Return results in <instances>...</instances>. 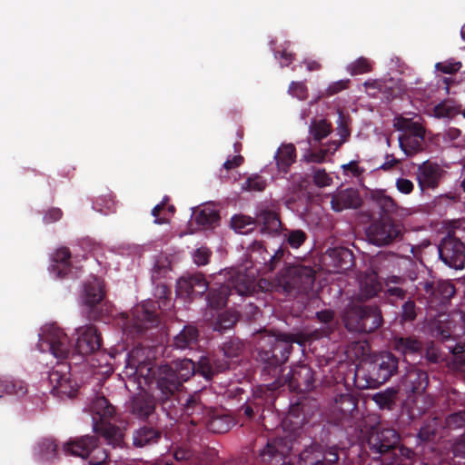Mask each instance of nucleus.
<instances>
[{
  "instance_id": "54",
  "label": "nucleus",
  "mask_w": 465,
  "mask_h": 465,
  "mask_svg": "<svg viewBox=\"0 0 465 465\" xmlns=\"http://www.w3.org/2000/svg\"><path fill=\"white\" fill-rule=\"evenodd\" d=\"M446 402L449 409L465 406L464 395L452 389L446 393Z\"/></svg>"
},
{
  "instance_id": "26",
  "label": "nucleus",
  "mask_w": 465,
  "mask_h": 465,
  "mask_svg": "<svg viewBox=\"0 0 465 465\" xmlns=\"http://www.w3.org/2000/svg\"><path fill=\"white\" fill-rule=\"evenodd\" d=\"M164 427L157 420L148 421L133 432V444L136 448H143L157 444L163 436Z\"/></svg>"
},
{
  "instance_id": "20",
  "label": "nucleus",
  "mask_w": 465,
  "mask_h": 465,
  "mask_svg": "<svg viewBox=\"0 0 465 465\" xmlns=\"http://www.w3.org/2000/svg\"><path fill=\"white\" fill-rule=\"evenodd\" d=\"M157 404L160 406L157 400V390L154 396L146 392H140L132 398L129 411L134 418L143 421L157 420L158 419L155 417Z\"/></svg>"
},
{
  "instance_id": "27",
  "label": "nucleus",
  "mask_w": 465,
  "mask_h": 465,
  "mask_svg": "<svg viewBox=\"0 0 465 465\" xmlns=\"http://www.w3.org/2000/svg\"><path fill=\"white\" fill-rule=\"evenodd\" d=\"M429 384L428 373L417 367H411L401 378L400 389L406 394H421Z\"/></svg>"
},
{
  "instance_id": "2",
  "label": "nucleus",
  "mask_w": 465,
  "mask_h": 465,
  "mask_svg": "<svg viewBox=\"0 0 465 465\" xmlns=\"http://www.w3.org/2000/svg\"><path fill=\"white\" fill-rule=\"evenodd\" d=\"M198 373V362L184 358L173 361L171 365L162 366L156 378L157 400L162 410L168 417H173L178 412L180 395L183 394V382Z\"/></svg>"
},
{
  "instance_id": "40",
  "label": "nucleus",
  "mask_w": 465,
  "mask_h": 465,
  "mask_svg": "<svg viewBox=\"0 0 465 465\" xmlns=\"http://www.w3.org/2000/svg\"><path fill=\"white\" fill-rule=\"evenodd\" d=\"M358 400L351 393H341L334 399L332 409L341 416H347L357 409Z\"/></svg>"
},
{
  "instance_id": "51",
  "label": "nucleus",
  "mask_w": 465,
  "mask_h": 465,
  "mask_svg": "<svg viewBox=\"0 0 465 465\" xmlns=\"http://www.w3.org/2000/svg\"><path fill=\"white\" fill-rule=\"evenodd\" d=\"M445 428L448 430H459L465 427V410L453 411L445 418Z\"/></svg>"
},
{
  "instance_id": "23",
  "label": "nucleus",
  "mask_w": 465,
  "mask_h": 465,
  "mask_svg": "<svg viewBox=\"0 0 465 465\" xmlns=\"http://www.w3.org/2000/svg\"><path fill=\"white\" fill-rule=\"evenodd\" d=\"M78 338L74 350L78 354L84 356L100 350L102 337L94 325H86L77 329Z\"/></svg>"
},
{
  "instance_id": "3",
  "label": "nucleus",
  "mask_w": 465,
  "mask_h": 465,
  "mask_svg": "<svg viewBox=\"0 0 465 465\" xmlns=\"http://www.w3.org/2000/svg\"><path fill=\"white\" fill-rule=\"evenodd\" d=\"M400 433L382 424L372 427L367 436V446L373 459L383 457L386 465H402L414 458V451L400 444Z\"/></svg>"
},
{
  "instance_id": "42",
  "label": "nucleus",
  "mask_w": 465,
  "mask_h": 465,
  "mask_svg": "<svg viewBox=\"0 0 465 465\" xmlns=\"http://www.w3.org/2000/svg\"><path fill=\"white\" fill-rule=\"evenodd\" d=\"M195 223L205 229L211 228L220 221L218 212L210 207H204L194 213Z\"/></svg>"
},
{
  "instance_id": "18",
  "label": "nucleus",
  "mask_w": 465,
  "mask_h": 465,
  "mask_svg": "<svg viewBox=\"0 0 465 465\" xmlns=\"http://www.w3.org/2000/svg\"><path fill=\"white\" fill-rule=\"evenodd\" d=\"M180 397H182V395H180ZM210 411L211 410L207 409L200 401V396L193 394L189 396L184 403H182V398H180L178 412L175 416L170 418L175 419L180 416L183 420V422L190 423L193 426H198L205 421Z\"/></svg>"
},
{
  "instance_id": "41",
  "label": "nucleus",
  "mask_w": 465,
  "mask_h": 465,
  "mask_svg": "<svg viewBox=\"0 0 465 465\" xmlns=\"http://www.w3.org/2000/svg\"><path fill=\"white\" fill-rule=\"evenodd\" d=\"M361 293L365 299L376 296L381 291L377 272L365 274L360 282Z\"/></svg>"
},
{
  "instance_id": "33",
  "label": "nucleus",
  "mask_w": 465,
  "mask_h": 465,
  "mask_svg": "<svg viewBox=\"0 0 465 465\" xmlns=\"http://www.w3.org/2000/svg\"><path fill=\"white\" fill-rule=\"evenodd\" d=\"M256 223L261 226V232L275 234L282 229V222L278 213L271 210L262 211L256 218Z\"/></svg>"
},
{
  "instance_id": "55",
  "label": "nucleus",
  "mask_w": 465,
  "mask_h": 465,
  "mask_svg": "<svg viewBox=\"0 0 465 465\" xmlns=\"http://www.w3.org/2000/svg\"><path fill=\"white\" fill-rule=\"evenodd\" d=\"M338 460V450L335 447H331L324 451L322 459L314 461L312 465H333Z\"/></svg>"
},
{
  "instance_id": "13",
  "label": "nucleus",
  "mask_w": 465,
  "mask_h": 465,
  "mask_svg": "<svg viewBox=\"0 0 465 465\" xmlns=\"http://www.w3.org/2000/svg\"><path fill=\"white\" fill-rule=\"evenodd\" d=\"M37 346L41 351H49L59 360L67 359L71 351L67 335L55 324L45 326L39 334Z\"/></svg>"
},
{
  "instance_id": "35",
  "label": "nucleus",
  "mask_w": 465,
  "mask_h": 465,
  "mask_svg": "<svg viewBox=\"0 0 465 465\" xmlns=\"http://www.w3.org/2000/svg\"><path fill=\"white\" fill-rule=\"evenodd\" d=\"M232 422V420L229 416L211 410L203 424L209 431L220 434L229 431Z\"/></svg>"
},
{
  "instance_id": "25",
  "label": "nucleus",
  "mask_w": 465,
  "mask_h": 465,
  "mask_svg": "<svg viewBox=\"0 0 465 465\" xmlns=\"http://www.w3.org/2000/svg\"><path fill=\"white\" fill-rule=\"evenodd\" d=\"M262 385L257 386L253 390L252 398L247 399L244 404H242L238 410V415L240 418H244L245 420H252L255 414L262 410V406H269L273 404L276 394L272 391V395L260 393L257 391Z\"/></svg>"
},
{
  "instance_id": "48",
  "label": "nucleus",
  "mask_w": 465,
  "mask_h": 465,
  "mask_svg": "<svg viewBox=\"0 0 465 465\" xmlns=\"http://www.w3.org/2000/svg\"><path fill=\"white\" fill-rule=\"evenodd\" d=\"M373 199L382 213L389 215L397 213V203L391 196L378 192L373 195Z\"/></svg>"
},
{
  "instance_id": "16",
  "label": "nucleus",
  "mask_w": 465,
  "mask_h": 465,
  "mask_svg": "<svg viewBox=\"0 0 465 465\" xmlns=\"http://www.w3.org/2000/svg\"><path fill=\"white\" fill-rule=\"evenodd\" d=\"M291 443L286 439L270 440L260 451V462L262 465H291Z\"/></svg>"
},
{
  "instance_id": "45",
  "label": "nucleus",
  "mask_w": 465,
  "mask_h": 465,
  "mask_svg": "<svg viewBox=\"0 0 465 465\" xmlns=\"http://www.w3.org/2000/svg\"><path fill=\"white\" fill-rule=\"evenodd\" d=\"M232 228L238 233L247 234L256 226V220L245 215H234L231 220Z\"/></svg>"
},
{
  "instance_id": "30",
  "label": "nucleus",
  "mask_w": 465,
  "mask_h": 465,
  "mask_svg": "<svg viewBox=\"0 0 465 465\" xmlns=\"http://www.w3.org/2000/svg\"><path fill=\"white\" fill-rule=\"evenodd\" d=\"M327 259L330 260L329 265L332 266L337 272L347 271L354 263L352 252L344 247L329 249L325 256V260Z\"/></svg>"
},
{
  "instance_id": "15",
  "label": "nucleus",
  "mask_w": 465,
  "mask_h": 465,
  "mask_svg": "<svg viewBox=\"0 0 465 465\" xmlns=\"http://www.w3.org/2000/svg\"><path fill=\"white\" fill-rule=\"evenodd\" d=\"M98 439L96 436H83L74 440H71L64 446V451L66 454H71L75 457L85 459L89 457L91 453L97 452L100 454L96 460L91 462L94 465L101 464L108 458L107 453L104 450L101 449L97 445Z\"/></svg>"
},
{
  "instance_id": "36",
  "label": "nucleus",
  "mask_w": 465,
  "mask_h": 465,
  "mask_svg": "<svg viewBox=\"0 0 465 465\" xmlns=\"http://www.w3.org/2000/svg\"><path fill=\"white\" fill-rule=\"evenodd\" d=\"M279 172L287 173L296 160V149L292 143L282 144L274 156Z\"/></svg>"
},
{
  "instance_id": "59",
  "label": "nucleus",
  "mask_w": 465,
  "mask_h": 465,
  "mask_svg": "<svg viewBox=\"0 0 465 465\" xmlns=\"http://www.w3.org/2000/svg\"><path fill=\"white\" fill-rule=\"evenodd\" d=\"M211 255L212 252L208 248L200 247L193 252V262L199 266L206 265L210 261Z\"/></svg>"
},
{
  "instance_id": "29",
  "label": "nucleus",
  "mask_w": 465,
  "mask_h": 465,
  "mask_svg": "<svg viewBox=\"0 0 465 465\" xmlns=\"http://www.w3.org/2000/svg\"><path fill=\"white\" fill-rule=\"evenodd\" d=\"M441 173V168L436 163L425 162L420 165L416 175L420 190L438 187Z\"/></svg>"
},
{
  "instance_id": "19",
  "label": "nucleus",
  "mask_w": 465,
  "mask_h": 465,
  "mask_svg": "<svg viewBox=\"0 0 465 465\" xmlns=\"http://www.w3.org/2000/svg\"><path fill=\"white\" fill-rule=\"evenodd\" d=\"M286 252L283 247L271 252L263 242L255 241L252 245L251 259L253 262L262 265V270L272 272L282 264Z\"/></svg>"
},
{
  "instance_id": "58",
  "label": "nucleus",
  "mask_w": 465,
  "mask_h": 465,
  "mask_svg": "<svg viewBox=\"0 0 465 465\" xmlns=\"http://www.w3.org/2000/svg\"><path fill=\"white\" fill-rule=\"evenodd\" d=\"M312 178L313 183L318 187H326L332 183L331 177L326 173L325 169H315Z\"/></svg>"
},
{
  "instance_id": "11",
  "label": "nucleus",
  "mask_w": 465,
  "mask_h": 465,
  "mask_svg": "<svg viewBox=\"0 0 465 465\" xmlns=\"http://www.w3.org/2000/svg\"><path fill=\"white\" fill-rule=\"evenodd\" d=\"M455 287L449 281H421L416 285L415 295L419 301L425 300L430 308L446 305L455 294Z\"/></svg>"
},
{
  "instance_id": "62",
  "label": "nucleus",
  "mask_w": 465,
  "mask_h": 465,
  "mask_svg": "<svg viewBox=\"0 0 465 465\" xmlns=\"http://www.w3.org/2000/svg\"><path fill=\"white\" fill-rule=\"evenodd\" d=\"M327 154L328 150L321 149L318 152L309 151L303 158L306 163H322L325 161Z\"/></svg>"
},
{
  "instance_id": "60",
  "label": "nucleus",
  "mask_w": 465,
  "mask_h": 465,
  "mask_svg": "<svg viewBox=\"0 0 465 465\" xmlns=\"http://www.w3.org/2000/svg\"><path fill=\"white\" fill-rule=\"evenodd\" d=\"M173 461H184L188 465L194 462V454L191 450L188 449H178L174 451L173 456L171 457Z\"/></svg>"
},
{
  "instance_id": "32",
  "label": "nucleus",
  "mask_w": 465,
  "mask_h": 465,
  "mask_svg": "<svg viewBox=\"0 0 465 465\" xmlns=\"http://www.w3.org/2000/svg\"><path fill=\"white\" fill-rule=\"evenodd\" d=\"M72 254L67 247H61L56 250L52 259V271L57 274L59 278H64L69 275L72 268Z\"/></svg>"
},
{
  "instance_id": "64",
  "label": "nucleus",
  "mask_w": 465,
  "mask_h": 465,
  "mask_svg": "<svg viewBox=\"0 0 465 465\" xmlns=\"http://www.w3.org/2000/svg\"><path fill=\"white\" fill-rule=\"evenodd\" d=\"M452 451L455 456L465 458V432L455 440Z\"/></svg>"
},
{
  "instance_id": "43",
  "label": "nucleus",
  "mask_w": 465,
  "mask_h": 465,
  "mask_svg": "<svg viewBox=\"0 0 465 465\" xmlns=\"http://www.w3.org/2000/svg\"><path fill=\"white\" fill-rule=\"evenodd\" d=\"M394 347L403 354H413L422 349V343L415 337H400L394 341Z\"/></svg>"
},
{
  "instance_id": "57",
  "label": "nucleus",
  "mask_w": 465,
  "mask_h": 465,
  "mask_svg": "<svg viewBox=\"0 0 465 465\" xmlns=\"http://www.w3.org/2000/svg\"><path fill=\"white\" fill-rule=\"evenodd\" d=\"M266 187V181L261 175L249 177L245 182V188L249 191H263Z\"/></svg>"
},
{
  "instance_id": "56",
  "label": "nucleus",
  "mask_w": 465,
  "mask_h": 465,
  "mask_svg": "<svg viewBox=\"0 0 465 465\" xmlns=\"http://www.w3.org/2000/svg\"><path fill=\"white\" fill-rule=\"evenodd\" d=\"M288 92L291 95L299 100H305L308 96V90L302 82H292L289 85Z\"/></svg>"
},
{
  "instance_id": "22",
  "label": "nucleus",
  "mask_w": 465,
  "mask_h": 465,
  "mask_svg": "<svg viewBox=\"0 0 465 465\" xmlns=\"http://www.w3.org/2000/svg\"><path fill=\"white\" fill-rule=\"evenodd\" d=\"M424 138V128L417 123H411L399 136L400 148L407 156H411L422 150Z\"/></svg>"
},
{
  "instance_id": "38",
  "label": "nucleus",
  "mask_w": 465,
  "mask_h": 465,
  "mask_svg": "<svg viewBox=\"0 0 465 465\" xmlns=\"http://www.w3.org/2000/svg\"><path fill=\"white\" fill-rule=\"evenodd\" d=\"M58 445L52 438L40 440L34 450V454L41 460H52L57 455Z\"/></svg>"
},
{
  "instance_id": "24",
  "label": "nucleus",
  "mask_w": 465,
  "mask_h": 465,
  "mask_svg": "<svg viewBox=\"0 0 465 465\" xmlns=\"http://www.w3.org/2000/svg\"><path fill=\"white\" fill-rule=\"evenodd\" d=\"M208 291V282L202 273L183 276L177 281L176 292L179 296L193 299Z\"/></svg>"
},
{
  "instance_id": "34",
  "label": "nucleus",
  "mask_w": 465,
  "mask_h": 465,
  "mask_svg": "<svg viewBox=\"0 0 465 465\" xmlns=\"http://www.w3.org/2000/svg\"><path fill=\"white\" fill-rule=\"evenodd\" d=\"M449 349L451 356L447 360L448 369L455 374L465 377V342L456 343Z\"/></svg>"
},
{
  "instance_id": "12",
  "label": "nucleus",
  "mask_w": 465,
  "mask_h": 465,
  "mask_svg": "<svg viewBox=\"0 0 465 465\" xmlns=\"http://www.w3.org/2000/svg\"><path fill=\"white\" fill-rule=\"evenodd\" d=\"M366 235L371 243L388 246L402 239L403 226L390 217H381L370 224Z\"/></svg>"
},
{
  "instance_id": "37",
  "label": "nucleus",
  "mask_w": 465,
  "mask_h": 465,
  "mask_svg": "<svg viewBox=\"0 0 465 465\" xmlns=\"http://www.w3.org/2000/svg\"><path fill=\"white\" fill-rule=\"evenodd\" d=\"M27 393V386L25 381L13 378H0V398L6 395H14L18 398Z\"/></svg>"
},
{
  "instance_id": "46",
  "label": "nucleus",
  "mask_w": 465,
  "mask_h": 465,
  "mask_svg": "<svg viewBox=\"0 0 465 465\" xmlns=\"http://www.w3.org/2000/svg\"><path fill=\"white\" fill-rule=\"evenodd\" d=\"M418 312L419 308L416 306V303L412 299L409 298L404 301L398 316L400 323L401 325H404L405 323H412L417 319Z\"/></svg>"
},
{
  "instance_id": "4",
  "label": "nucleus",
  "mask_w": 465,
  "mask_h": 465,
  "mask_svg": "<svg viewBox=\"0 0 465 465\" xmlns=\"http://www.w3.org/2000/svg\"><path fill=\"white\" fill-rule=\"evenodd\" d=\"M399 360L391 352L383 351L376 355L366 367L355 372V382L360 389L377 388L397 373Z\"/></svg>"
},
{
  "instance_id": "8",
  "label": "nucleus",
  "mask_w": 465,
  "mask_h": 465,
  "mask_svg": "<svg viewBox=\"0 0 465 465\" xmlns=\"http://www.w3.org/2000/svg\"><path fill=\"white\" fill-rule=\"evenodd\" d=\"M277 282L285 293H308L314 285L315 271L300 263L289 265L278 274Z\"/></svg>"
},
{
  "instance_id": "7",
  "label": "nucleus",
  "mask_w": 465,
  "mask_h": 465,
  "mask_svg": "<svg viewBox=\"0 0 465 465\" xmlns=\"http://www.w3.org/2000/svg\"><path fill=\"white\" fill-rule=\"evenodd\" d=\"M243 345L238 339H230L222 346V355L202 356L198 361V371L202 376L211 381L215 375L230 369L231 360L237 358Z\"/></svg>"
},
{
  "instance_id": "61",
  "label": "nucleus",
  "mask_w": 465,
  "mask_h": 465,
  "mask_svg": "<svg viewBox=\"0 0 465 465\" xmlns=\"http://www.w3.org/2000/svg\"><path fill=\"white\" fill-rule=\"evenodd\" d=\"M339 200L343 203L344 207H358L360 199L354 192H343L339 195Z\"/></svg>"
},
{
  "instance_id": "39",
  "label": "nucleus",
  "mask_w": 465,
  "mask_h": 465,
  "mask_svg": "<svg viewBox=\"0 0 465 465\" xmlns=\"http://www.w3.org/2000/svg\"><path fill=\"white\" fill-rule=\"evenodd\" d=\"M398 393V389L387 388L375 393L372 400L381 410L392 411L397 405Z\"/></svg>"
},
{
  "instance_id": "44",
  "label": "nucleus",
  "mask_w": 465,
  "mask_h": 465,
  "mask_svg": "<svg viewBox=\"0 0 465 465\" xmlns=\"http://www.w3.org/2000/svg\"><path fill=\"white\" fill-rule=\"evenodd\" d=\"M331 124L325 119L313 120L309 126V133L315 142H321L331 132Z\"/></svg>"
},
{
  "instance_id": "1",
  "label": "nucleus",
  "mask_w": 465,
  "mask_h": 465,
  "mask_svg": "<svg viewBox=\"0 0 465 465\" xmlns=\"http://www.w3.org/2000/svg\"><path fill=\"white\" fill-rule=\"evenodd\" d=\"M305 339L300 333H283L279 336L264 335L262 337L257 360L262 365V377L264 381L272 380L264 384L257 391L272 395L280 388L288 385L292 391L306 392L314 388L313 370L307 364H298L284 373V363L287 361L292 343L303 344Z\"/></svg>"
},
{
  "instance_id": "53",
  "label": "nucleus",
  "mask_w": 465,
  "mask_h": 465,
  "mask_svg": "<svg viewBox=\"0 0 465 465\" xmlns=\"http://www.w3.org/2000/svg\"><path fill=\"white\" fill-rule=\"evenodd\" d=\"M351 75L362 74L371 71V64L365 57H360L348 66Z\"/></svg>"
},
{
  "instance_id": "63",
  "label": "nucleus",
  "mask_w": 465,
  "mask_h": 465,
  "mask_svg": "<svg viewBox=\"0 0 465 465\" xmlns=\"http://www.w3.org/2000/svg\"><path fill=\"white\" fill-rule=\"evenodd\" d=\"M349 80L343 81H337L332 84H331L327 89L325 90L324 96H332L342 90L346 89L348 87Z\"/></svg>"
},
{
  "instance_id": "50",
  "label": "nucleus",
  "mask_w": 465,
  "mask_h": 465,
  "mask_svg": "<svg viewBox=\"0 0 465 465\" xmlns=\"http://www.w3.org/2000/svg\"><path fill=\"white\" fill-rule=\"evenodd\" d=\"M237 322V316L234 312L225 311L220 313L214 323L213 329L218 331H224L233 327Z\"/></svg>"
},
{
  "instance_id": "47",
  "label": "nucleus",
  "mask_w": 465,
  "mask_h": 465,
  "mask_svg": "<svg viewBox=\"0 0 465 465\" xmlns=\"http://www.w3.org/2000/svg\"><path fill=\"white\" fill-rule=\"evenodd\" d=\"M461 113V105L456 104L451 100H446L434 107V115L437 118L453 117Z\"/></svg>"
},
{
  "instance_id": "31",
  "label": "nucleus",
  "mask_w": 465,
  "mask_h": 465,
  "mask_svg": "<svg viewBox=\"0 0 465 465\" xmlns=\"http://www.w3.org/2000/svg\"><path fill=\"white\" fill-rule=\"evenodd\" d=\"M199 331L195 326L185 325L173 339L172 347L176 350H193L198 345Z\"/></svg>"
},
{
  "instance_id": "9",
  "label": "nucleus",
  "mask_w": 465,
  "mask_h": 465,
  "mask_svg": "<svg viewBox=\"0 0 465 465\" xmlns=\"http://www.w3.org/2000/svg\"><path fill=\"white\" fill-rule=\"evenodd\" d=\"M343 322L349 331L371 333L381 327L383 319L377 306L353 305L345 312Z\"/></svg>"
},
{
  "instance_id": "5",
  "label": "nucleus",
  "mask_w": 465,
  "mask_h": 465,
  "mask_svg": "<svg viewBox=\"0 0 465 465\" xmlns=\"http://www.w3.org/2000/svg\"><path fill=\"white\" fill-rule=\"evenodd\" d=\"M256 288L255 278L245 271L232 269L229 272L226 283L217 288H208L207 303L214 310L222 309L226 305L228 297L236 293L240 296L252 294Z\"/></svg>"
},
{
  "instance_id": "52",
  "label": "nucleus",
  "mask_w": 465,
  "mask_h": 465,
  "mask_svg": "<svg viewBox=\"0 0 465 465\" xmlns=\"http://www.w3.org/2000/svg\"><path fill=\"white\" fill-rule=\"evenodd\" d=\"M383 297L389 303L396 305L399 301H405L407 298V291L401 287H388L384 291Z\"/></svg>"
},
{
  "instance_id": "28",
  "label": "nucleus",
  "mask_w": 465,
  "mask_h": 465,
  "mask_svg": "<svg viewBox=\"0 0 465 465\" xmlns=\"http://www.w3.org/2000/svg\"><path fill=\"white\" fill-rule=\"evenodd\" d=\"M465 334V312H452L445 322V326L438 328V336L442 341L455 340Z\"/></svg>"
},
{
  "instance_id": "17",
  "label": "nucleus",
  "mask_w": 465,
  "mask_h": 465,
  "mask_svg": "<svg viewBox=\"0 0 465 465\" xmlns=\"http://www.w3.org/2000/svg\"><path fill=\"white\" fill-rule=\"evenodd\" d=\"M69 365L64 362H58L57 365L49 371L48 380L52 386L51 391L59 397L66 396L73 398L76 395L77 384L71 380L69 373Z\"/></svg>"
},
{
  "instance_id": "10",
  "label": "nucleus",
  "mask_w": 465,
  "mask_h": 465,
  "mask_svg": "<svg viewBox=\"0 0 465 465\" xmlns=\"http://www.w3.org/2000/svg\"><path fill=\"white\" fill-rule=\"evenodd\" d=\"M155 302L148 301L133 309L131 316L124 322V331L133 337L142 336L144 331L156 326L159 322Z\"/></svg>"
},
{
  "instance_id": "14",
  "label": "nucleus",
  "mask_w": 465,
  "mask_h": 465,
  "mask_svg": "<svg viewBox=\"0 0 465 465\" xmlns=\"http://www.w3.org/2000/svg\"><path fill=\"white\" fill-rule=\"evenodd\" d=\"M440 259L449 267L455 270L465 266V243L456 230L448 232L438 246Z\"/></svg>"
},
{
  "instance_id": "6",
  "label": "nucleus",
  "mask_w": 465,
  "mask_h": 465,
  "mask_svg": "<svg viewBox=\"0 0 465 465\" xmlns=\"http://www.w3.org/2000/svg\"><path fill=\"white\" fill-rule=\"evenodd\" d=\"M93 415L94 430L104 438L114 448L121 447L124 441L122 430L110 422L114 416L115 409L104 396L95 397L90 405Z\"/></svg>"
},
{
  "instance_id": "21",
  "label": "nucleus",
  "mask_w": 465,
  "mask_h": 465,
  "mask_svg": "<svg viewBox=\"0 0 465 465\" xmlns=\"http://www.w3.org/2000/svg\"><path fill=\"white\" fill-rule=\"evenodd\" d=\"M105 296L104 282L99 278H93L84 284L83 302L89 309V318L99 320L102 314L97 311Z\"/></svg>"
},
{
  "instance_id": "49",
  "label": "nucleus",
  "mask_w": 465,
  "mask_h": 465,
  "mask_svg": "<svg viewBox=\"0 0 465 465\" xmlns=\"http://www.w3.org/2000/svg\"><path fill=\"white\" fill-rule=\"evenodd\" d=\"M308 239L307 233L302 229H285L284 240L292 249L300 248Z\"/></svg>"
}]
</instances>
